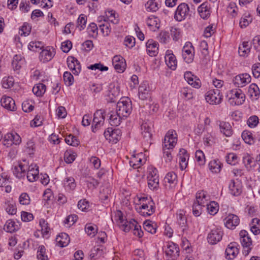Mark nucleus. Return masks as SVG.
Wrapping results in <instances>:
<instances>
[{
    "mask_svg": "<svg viewBox=\"0 0 260 260\" xmlns=\"http://www.w3.org/2000/svg\"><path fill=\"white\" fill-rule=\"evenodd\" d=\"M117 217V221L119 228L125 232H129L131 230H133L134 235L138 237H142L143 235V232L141 229L138 222L134 219L129 220H124L121 211H118L116 214Z\"/></svg>",
    "mask_w": 260,
    "mask_h": 260,
    "instance_id": "1",
    "label": "nucleus"
},
{
    "mask_svg": "<svg viewBox=\"0 0 260 260\" xmlns=\"http://www.w3.org/2000/svg\"><path fill=\"white\" fill-rule=\"evenodd\" d=\"M140 206L139 212L144 216H149L152 215L155 210V203L151 199L147 197H143L140 199Z\"/></svg>",
    "mask_w": 260,
    "mask_h": 260,
    "instance_id": "2",
    "label": "nucleus"
},
{
    "mask_svg": "<svg viewBox=\"0 0 260 260\" xmlns=\"http://www.w3.org/2000/svg\"><path fill=\"white\" fill-rule=\"evenodd\" d=\"M132 105L131 101L127 98H121L117 103L116 111L119 113L121 116L128 117L131 113Z\"/></svg>",
    "mask_w": 260,
    "mask_h": 260,
    "instance_id": "3",
    "label": "nucleus"
},
{
    "mask_svg": "<svg viewBox=\"0 0 260 260\" xmlns=\"http://www.w3.org/2000/svg\"><path fill=\"white\" fill-rule=\"evenodd\" d=\"M106 112L104 109H99L95 111L93 115L92 131L95 133L97 129L103 125L105 121Z\"/></svg>",
    "mask_w": 260,
    "mask_h": 260,
    "instance_id": "4",
    "label": "nucleus"
},
{
    "mask_svg": "<svg viewBox=\"0 0 260 260\" xmlns=\"http://www.w3.org/2000/svg\"><path fill=\"white\" fill-rule=\"evenodd\" d=\"M240 242L244 248L243 253L245 255H248L252 249V241L248 232L245 230H242L239 233Z\"/></svg>",
    "mask_w": 260,
    "mask_h": 260,
    "instance_id": "5",
    "label": "nucleus"
},
{
    "mask_svg": "<svg viewBox=\"0 0 260 260\" xmlns=\"http://www.w3.org/2000/svg\"><path fill=\"white\" fill-rule=\"evenodd\" d=\"M205 99L211 105H218L221 103L223 95L219 89H211L206 93Z\"/></svg>",
    "mask_w": 260,
    "mask_h": 260,
    "instance_id": "6",
    "label": "nucleus"
},
{
    "mask_svg": "<svg viewBox=\"0 0 260 260\" xmlns=\"http://www.w3.org/2000/svg\"><path fill=\"white\" fill-rule=\"evenodd\" d=\"M177 142V135L174 130L169 131L164 138L162 147L173 149Z\"/></svg>",
    "mask_w": 260,
    "mask_h": 260,
    "instance_id": "7",
    "label": "nucleus"
},
{
    "mask_svg": "<svg viewBox=\"0 0 260 260\" xmlns=\"http://www.w3.org/2000/svg\"><path fill=\"white\" fill-rule=\"evenodd\" d=\"M223 233L219 227H214L209 233L207 236L208 242L212 244H216L222 239Z\"/></svg>",
    "mask_w": 260,
    "mask_h": 260,
    "instance_id": "8",
    "label": "nucleus"
},
{
    "mask_svg": "<svg viewBox=\"0 0 260 260\" xmlns=\"http://www.w3.org/2000/svg\"><path fill=\"white\" fill-rule=\"evenodd\" d=\"M182 57L187 63L192 62L194 58V48L190 42H186L182 48Z\"/></svg>",
    "mask_w": 260,
    "mask_h": 260,
    "instance_id": "9",
    "label": "nucleus"
},
{
    "mask_svg": "<svg viewBox=\"0 0 260 260\" xmlns=\"http://www.w3.org/2000/svg\"><path fill=\"white\" fill-rule=\"evenodd\" d=\"M104 135L107 140L116 143L121 137V132L119 128L108 127L104 132Z\"/></svg>",
    "mask_w": 260,
    "mask_h": 260,
    "instance_id": "10",
    "label": "nucleus"
},
{
    "mask_svg": "<svg viewBox=\"0 0 260 260\" xmlns=\"http://www.w3.org/2000/svg\"><path fill=\"white\" fill-rule=\"evenodd\" d=\"M189 11L188 5L185 3L180 4L175 13L174 19L178 21H181L186 18Z\"/></svg>",
    "mask_w": 260,
    "mask_h": 260,
    "instance_id": "11",
    "label": "nucleus"
},
{
    "mask_svg": "<svg viewBox=\"0 0 260 260\" xmlns=\"http://www.w3.org/2000/svg\"><path fill=\"white\" fill-rule=\"evenodd\" d=\"M27 168V162L23 160L22 162H19L14 165L12 167L13 174L17 178H21L25 175Z\"/></svg>",
    "mask_w": 260,
    "mask_h": 260,
    "instance_id": "12",
    "label": "nucleus"
},
{
    "mask_svg": "<svg viewBox=\"0 0 260 260\" xmlns=\"http://www.w3.org/2000/svg\"><path fill=\"white\" fill-rule=\"evenodd\" d=\"M251 76L247 73L240 74L236 76L233 82L235 85L238 87H243L251 82Z\"/></svg>",
    "mask_w": 260,
    "mask_h": 260,
    "instance_id": "13",
    "label": "nucleus"
},
{
    "mask_svg": "<svg viewBox=\"0 0 260 260\" xmlns=\"http://www.w3.org/2000/svg\"><path fill=\"white\" fill-rule=\"evenodd\" d=\"M27 179L30 182L36 181L39 178V168L36 164H31L30 165L27 162Z\"/></svg>",
    "mask_w": 260,
    "mask_h": 260,
    "instance_id": "14",
    "label": "nucleus"
},
{
    "mask_svg": "<svg viewBox=\"0 0 260 260\" xmlns=\"http://www.w3.org/2000/svg\"><path fill=\"white\" fill-rule=\"evenodd\" d=\"M167 247L166 254L171 258L172 260H175L179 256L180 250L178 245L172 242H170L167 243Z\"/></svg>",
    "mask_w": 260,
    "mask_h": 260,
    "instance_id": "15",
    "label": "nucleus"
},
{
    "mask_svg": "<svg viewBox=\"0 0 260 260\" xmlns=\"http://www.w3.org/2000/svg\"><path fill=\"white\" fill-rule=\"evenodd\" d=\"M112 64L114 69L119 73H122L126 68L125 59L120 55H115L112 59Z\"/></svg>",
    "mask_w": 260,
    "mask_h": 260,
    "instance_id": "16",
    "label": "nucleus"
},
{
    "mask_svg": "<svg viewBox=\"0 0 260 260\" xmlns=\"http://www.w3.org/2000/svg\"><path fill=\"white\" fill-rule=\"evenodd\" d=\"M228 96H230V99H236L235 103L237 105H241L245 101V94L240 89L231 90Z\"/></svg>",
    "mask_w": 260,
    "mask_h": 260,
    "instance_id": "17",
    "label": "nucleus"
},
{
    "mask_svg": "<svg viewBox=\"0 0 260 260\" xmlns=\"http://www.w3.org/2000/svg\"><path fill=\"white\" fill-rule=\"evenodd\" d=\"M4 141V145L8 147L13 144L19 145L21 142V139L20 136L16 133H8L5 136Z\"/></svg>",
    "mask_w": 260,
    "mask_h": 260,
    "instance_id": "18",
    "label": "nucleus"
},
{
    "mask_svg": "<svg viewBox=\"0 0 260 260\" xmlns=\"http://www.w3.org/2000/svg\"><path fill=\"white\" fill-rule=\"evenodd\" d=\"M184 78L189 84L196 88L201 87V82L200 80L196 76L193 75L191 72L187 71L184 73Z\"/></svg>",
    "mask_w": 260,
    "mask_h": 260,
    "instance_id": "19",
    "label": "nucleus"
},
{
    "mask_svg": "<svg viewBox=\"0 0 260 260\" xmlns=\"http://www.w3.org/2000/svg\"><path fill=\"white\" fill-rule=\"evenodd\" d=\"M230 193L233 196L240 195L242 191V183L238 180H232L229 185Z\"/></svg>",
    "mask_w": 260,
    "mask_h": 260,
    "instance_id": "20",
    "label": "nucleus"
},
{
    "mask_svg": "<svg viewBox=\"0 0 260 260\" xmlns=\"http://www.w3.org/2000/svg\"><path fill=\"white\" fill-rule=\"evenodd\" d=\"M142 136L146 142L151 140L152 137V125L151 123L145 122L141 125Z\"/></svg>",
    "mask_w": 260,
    "mask_h": 260,
    "instance_id": "21",
    "label": "nucleus"
},
{
    "mask_svg": "<svg viewBox=\"0 0 260 260\" xmlns=\"http://www.w3.org/2000/svg\"><path fill=\"white\" fill-rule=\"evenodd\" d=\"M225 257L227 259H234L239 253V249L237 247L236 243H231L226 248Z\"/></svg>",
    "mask_w": 260,
    "mask_h": 260,
    "instance_id": "22",
    "label": "nucleus"
},
{
    "mask_svg": "<svg viewBox=\"0 0 260 260\" xmlns=\"http://www.w3.org/2000/svg\"><path fill=\"white\" fill-rule=\"evenodd\" d=\"M167 66L171 70H175L177 67V61L175 56L171 50H167L165 56Z\"/></svg>",
    "mask_w": 260,
    "mask_h": 260,
    "instance_id": "23",
    "label": "nucleus"
},
{
    "mask_svg": "<svg viewBox=\"0 0 260 260\" xmlns=\"http://www.w3.org/2000/svg\"><path fill=\"white\" fill-rule=\"evenodd\" d=\"M1 103L3 107L10 111H14L16 110L15 101L10 96L4 95L1 100Z\"/></svg>",
    "mask_w": 260,
    "mask_h": 260,
    "instance_id": "24",
    "label": "nucleus"
},
{
    "mask_svg": "<svg viewBox=\"0 0 260 260\" xmlns=\"http://www.w3.org/2000/svg\"><path fill=\"white\" fill-rule=\"evenodd\" d=\"M198 11L202 18L207 19L211 14L210 5L208 2H204L198 7Z\"/></svg>",
    "mask_w": 260,
    "mask_h": 260,
    "instance_id": "25",
    "label": "nucleus"
},
{
    "mask_svg": "<svg viewBox=\"0 0 260 260\" xmlns=\"http://www.w3.org/2000/svg\"><path fill=\"white\" fill-rule=\"evenodd\" d=\"M224 220L225 226L230 229L235 228L239 223V217L235 214H229Z\"/></svg>",
    "mask_w": 260,
    "mask_h": 260,
    "instance_id": "26",
    "label": "nucleus"
},
{
    "mask_svg": "<svg viewBox=\"0 0 260 260\" xmlns=\"http://www.w3.org/2000/svg\"><path fill=\"white\" fill-rule=\"evenodd\" d=\"M209 199V196L207 195L205 191L202 190L197 193L196 201L194 202L202 207H205L208 205Z\"/></svg>",
    "mask_w": 260,
    "mask_h": 260,
    "instance_id": "27",
    "label": "nucleus"
},
{
    "mask_svg": "<svg viewBox=\"0 0 260 260\" xmlns=\"http://www.w3.org/2000/svg\"><path fill=\"white\" fill-rule=\"evenodd\" d=\"M176 216L178 224L182 229V232L184 233L187 230V219L185 216V212L183 210L178 211Z\"/></svg>",
    "mask_w": 260,
    "mask_h": 260,
    "instance_id": "28",
    "label": "nucleus"
},
{
    "mask_svg": "<svg viewBox=\"0 0 260 260\" xmlns=\"http://www.w3.org/2000/svg\"><path fill=\"white\" fill-rule=\"evenodd\" d=\"M149 87L147 81L142 82L139 88V96L142 100L147 99L149 96Z\"/></svg>",
    "mask_w": 260,
    "mask_h": 260,
    "instance_id": "29",
    "label": "nucleus"
},
{
    "mask_svg": "<svg viewBox=\"0 0 260 260\" xmlns=\"http://www.w3.org/2000/svg\"><path fill=\"white\" fill-rule=\"evenodd\" d=\"M157 43L152 40H149L146 44L147 52L149 55L154 56L158 53V47Z\"/></svg>",
    "mask_w": 260,
    "mask_h": 260,
    "instance_id": "30",
    "label": "nucleus"
},
{
    "mask_svg": "<svg viewBox=\"0 0 260 260\" xmlns=\"http://www.w3.org/2000/svg\"><path fill=\"white\" fill-rule=\"evenodd\" d=\"M179 156L180 167L182 170H183L187 167L189 156L187 151L184 149H180Z\"/></svg>",
    "mask_w": 260,
    "mask_h": 260,
    "instance_id": "31",
    "label": "nucleus"
},
{
    "mask_svg": "<svg viewBox=\"0 0 260 260\" xmlns=\"http://www.w3.org/2000/svg\"><path fill=\"white\" fill-rule=\"evenodd\" d=\"M177 182V175L173 172L168 173L164 178L165 185L167 186L168 184L170 188L174 187Z\"/></svg>",
    "mask_w": 260,
    "mask_h": 260,
    "instance_id": "32",
    "label": "nucleus"
},
{
    "mask_svg": "<svg viewBox=\"0 0 260 260\" xmlns=\"http://www.w3.org/2000/svg\"><path fill=\"white\" fill-rule=\"evenodd\" d=\"M109 115H110L109 123L113 126H117L119 125L124 118L123 116H121L116 111L110 112Z\"/></svg>",
    "mask_w": 260,
    "mask_h": 260,
    "instance_id": "33",
    "label": "nucleus"
},
{
    "mask_svg": "<svg viewBox=\"0 0 260 260\" xmlns=\"http://www.w3.org/2000/svg\"><path fill=\"white\" fill-rule=\"evenodd\" d=\"M55 52L54 49L52 48V50L50 49H48L47 48L43 49L40 53V60L43 62H47L50 61L53 57L54 56Z\"/></svg>",
    "mask_w": 260,
    "mask_h": 260,
    "instance_id": "34",
    "label": "nucleus"
},
{
    "mask_svg": "<svg viewBox=\"0 0 260 260\" xmlns=\"http://www.w3.org/2000/svg\"><path fill=\"white\" fill-rule=\"evenodd\" d=\"M220 132L226 137H230L233 134L232 126L229 122L220 121L219 122Z\"/></svg>",
    "mask_w": 260,
    "mask_h": 260,
    "instance_id": "35",
    "label": "nucleus"
},
{
    "mask_svg": "<svg viewBox=\"0 0 260 260\" xmlns=\"http://www.w3.org/2000/svg\"><path fill=\"white\" fill-rule=\"evenodd\" d=\"M67 63L68 67L72 70L73 74L78 75L81 71V66L78 60L72 58L71 60L68 59Z\"/></svg>",
    "mask_w": 260,
    "mask_h": 260,
    "instance_id": "36",
    "label": "nucleus"
},
{
    "mask_svg": "<svg viewBox=\"0 0 260 260\" xmlns=\"http://www.w3.org/2000/svg\"><path fill=\"white\" fill-rule=\"evenodd\" d=\"M248 92L252 100H256L259 97V88L255 83L250 85Z\"/></svg>",
    "mask_w": 260,
    "mask_h": 260,
    "instance_id": "37",
    "label": "nucleus"
},
{
    "mask_svg": "<svg viewBox=\"0 0 260 260\" xmlns=\"http://www.w3.org/2000/svg\"><path fill=\"white\" fill-rule=\"evenodd\" d=\"M70 238L66 233H61L56 238V241L58 246L63 247L67 246L70 243Z\"/></svg>",
    "mask_w": 260,
    "mask_h": 260,
    "instance_id": "38",
    "label": "nucleus"
},
{
    "mask_svg": "<svg viewBox=\"0 0 260 260\" xmlns=\"http://www.w3.org/2000/svg\"><path fill=\"white\" fill-rule=\"evenodd\" d=\"M63 185L67 190H73L76 187V183L73 177H67L63 180Z\"/></svg>",
    "mask_w": 260,
    "mask_h": 260,
    "instance_id": "39",
    "label": "nucleus"
},
{
    "mask_svg": "<svg viewBox=\"0 0 260 260\" xmlns=\"http://www.w3.org/2000/svg\"><path fill=\"white\" fill-rule=\"evenodd\" d=\"M32 90L37 96H41L46 91V86L43 83H39L33 87Z\"/></svg>",
    "mask_w": 260,
    "mask_h": 260,
    "instance_id": "40",
    "label": "nucleus"
},
{
    "mask_svg": "<svg viewBox=\"0 0 260 260\" xmlns=\"http://www.w3.org/2000/svg\"><path fill=\"white\" fill-rule=\"evenodd\" d=\"M145 230L151 234H155L156 232V224L151 221H146L144 222Z\"/></svg>",
    "mask_w": 260,
    "mask_h": 260,
    "instance_id": "41",
    "label": "nucleus"
},
{
    "mask_svg": "<svg viewBox=\"0 0 260 260\" xmlns=\"http://www.w3.org/2000/svg\"><path fill=\"white\" fill-rule=\"evenodd\" d=\"M207 209L208 213L212 215L216 214L219 209V206L217 202L215 201L210 202L207 205Z\"/></svg>",
    "mask_w": 260,
    "mask_h": 260,
    "instance_id": "42",
    "label": "nucleus"
},
{
    "mask_svg": "<svg viewBox=\"0 0 260 260\" xmlns=\"http://www.w3.org/2000/svg\"><path fill=\"white\" fill-rule=\"evenodd\" d=\"M148 185L149 188L152 190L157 189L159 186L158 177L152 178V176H147Z\"/></svg>",
    "mask_w": 260,
    "mask_h": 260,
    "instance_id": "43",
    "label": "nucleus"
},
{
    "mask_svg": "<svg viewBox=\"0 0 260 260\" xmlns=\"http://www.w3.org/2000/svg\"><path fill=\"white\" fill-rule=\"evenodd\" d=\"M250 51V47L248 42H244L241 46L239 47V53L240 56H246Z\"/></svg>",
    "mask_w": 260,
    "mask_h": 260,
    "instance_id": "44",
    "label": "nucleus"
},
{
    "mask_svg": "<svg viewBox=\"0 0 260 260\" xmlns=\"http://www.w3.org/2000/svg\"><path fill=\"white\" fill-rule=\"evenodd\" d=\"M18 226L15 222L12 220H8L4 225V229L7 232L12 233L17 230Z\"/></svg>",
    "mask_w": 260,
    "mask_h": 260,
    "instance_id": "45",
    "label": "nucleus"
},
{
    "mask_svg": "<svg viewBox=\"0 0 260 260\" xmlns=\"http://www.w3.org/2000/svg\"><path fill=\"white\" fill-rule=\"evenodd\" d=\"M251 231L257 235L260 233V220L257 218H254L252 220Z\"/></svg>",
    "mask_w": 260,
    "mask_h": 260,
    "instance_id": "46",
    "label": "nucleus"
},
{
    "mask_svg": "<svg viewBox=\"0 0 260 260\" xmlns=\"http://www.w3.org/2000/svg\"><path fill=\"white\" fill-rule=\"evenodd\" d=\"M85 231L88 235L93 237L98 232V228L92 223H87L85 226Z\"/></svg>",
    "mask_w": 260,
    "mask_h": 260,
    "instance_id": "47",
    "label": "nucleus"
},
{
    "mask_svg": "<svg viewBox=\"0 0 260 260\" xmlns=\"http://www.w3.org/2000/svg\"><path fill=\"white\" fill-rule=\"evenodd\" d=\"M23 63V60L20 56L15 55L12 61V66L14 70H19Z\"/></svg>",
    "mask_w": 260,
    "mask_h": 260,
    "instance_id": "48",
    "label": "nucleus"
},
{
    "mask_svg": "<svg viewBox=\"0 0 260 260\" xmlns=\"http://www.w3.org/2000/svg\"><path fill=\"white\" fill-rule=\"evenodd\" d=\"M242 138L244 142L249 145L254 144V140L252 137V134L251 132L247 131H244L242 134Z\"/></svg>",
    "mask_w": 260,
    "mask_h": 260,
    "instance_id": "49",
    "label": "nucleus"
},
{
    "mask_svg": "<svg viewBox=\"0 0 260 260\" xmlns=\"http://www.w3.org/2000/svg\"><path fill=\"white\" fill-rule=\"evenodd\" d=\"M158 21L159 20L157 17L151 16L147 19L146 23L148 26L152 27L153 28H158L159 27Z\"/></svg>",
    "mask_w": 260,
    "mask_h": 260,
    "instance_id": "50",
    "label": "nucleus"
},
{
    "mask_svg": "<svg viewBox=\"0 0 260 260\" xmlns=\"http://www.w3.org/2000/svg\"><path fill=\"white\" fill-rule=\"evenodd\" d=\"M210 170L214 173H219L220 171L221 164L216 160H211L209 164Z\"/></svg>",
    "mask_w": 260,
    "mask_h": 260,
    "instance_id": "51",
    "label": "nucleus"
},
{
    "mask_svg": "<svg viewBox=\"0 0 260 260\" xmlns=\"http://www.w3.org/2000/svg\"><path fill=\"white\" fill-rule=\"evenodd\" d=\"M145 8L147 11L156 12L158 9V4L155 0H149L145 4Z\"/></svg>",
    "mask_w": 260,
    "mask_h": 260,
    "instance_id": "52",
    "label": "nucleus"
},
{
    "mask_svg": "<svg viewBox=\"0 0 260 260\" xmlns=\"http://www.w3.org/2000/svg\"><path fill=\"white\" fill-rule=\"evenodd\" d=\"M14 80L13 77H4L2 81V84L3 88L8 89L13 86Z\"/></svg>",
    "mask_w": 260,
    "mask_h": 260,
    "instance_id": "53",
    "label": "nucleus"
},
{
    "mask_svg": "<svg viewBox=\"0 0 260 260\" xmlns=\"http://www.w3.org/2000/svg\"><path fill=\"white\" fill-rule=\"evenodd\" d=\"M37 258L38 260H48L47 255L46 254V249L43 245L39 247L37 251Z\"/></svg>",
    "mask_w": 260,
    "mask_h": 260,
    "instance_id": "54",
    "label": "nucleus"
},
{
    "mask_svg": "<svg viewBox=\"0 0 260 260\" xmlns=\"http://www.w3.org/2000/svg\"><path fill=\"white\" fill-rule=\"evenodd\" d=\"M195 158L199 165L203 166L205 163V156L203 152L198 150L196 152Z\"/></svg>",
    "mask_w": 260,
    "mask_h": 260,
    "instance_id": "55",
    "label": "nucleus"
},
{
    "mask_svg": "<svg viewBox=\"0 0 260 260\" xmlns=\"http://www.w3.org/2000/svg\"><path fill=\"white\" fill-rule=\"evenodd\" d=\"M86 21L87 19L86 16L84 14H81L78 18L77 25V27L79 28L80 31L85 27Z\"/></svg>",
    "mask_w": 260,
    "mask_h": 260,
    "instance_id": "56",
    "label": "nucleus"
},
{
    "mask_svg": "<svg viewBox=\"0 0 260 260\" xmlns=\"http://www.w3.org/2000/svg\"><path fill=\"white\" fill-rule=\"evenodd\" d=\"M64 83L67 86H70L74 83L73 76L68 72H65L63 75Z\"/></svg>",
    "mask_w": 260,
    "mask_h": 260,
    "instance_id": "57",
    "label": "nucleus"
},
{
    "mask_svg": "<svg viewBox=\"0 0 260 260\" xmlns=\"http://www.w3.org/2000/svg\"><path fill=\"white\" fill-rule=\"evenodd\" d=\"M173 149H169L167 148L162 147L163 158L166 162H170L172 159V151Z\"/></svg>",
    "mask_w": 260,
    "mask_h": 260,
    "instance_id": "58",
    "label": "nucleus"
},
{
    "mask_svg": "<svg viewBox=\"0 0 260 260\" xmlns=\"http://www.w3.org/2000/svg\"><path fill=\"white\" fill-rule=\"evenodd\" d=\"M31 30V27L28 23H25L23 25L19 28V34L21 36H28Z\"/></svg>",
    "mask_w": 260,
    "mask_h": 260,
    "instance_id": "59",
    "label": "nucleus"
},
{
    "mask_svg": "<svg viewBox=\"0 0 260 260\" xmlns=\"http://www.w3.org/2000/svg\"><path fill=\"white\" fill-rule=\"evenodd\" d=\"M40 225L41 227V231L44 236L47 235L50 229L48 226V223L44 219L40 220Z\"/></svg>",
    "mask_w": 260,
    "mask_h": 260,
    "instance_id": "60",
    "label": "nucleus"
},
{
    "mask_svg": "<svg viewBox=\"0 0 260 260\" xmlns=\"http://www.w3.org/2000/svg\"><path fill=\"white\" fill-rule=\"evenodd\" d=\"M171 35L173 38V40L177 41L181 37V31L180 29L176 27H172L171 29Z\"/></svg>",
    "mask_w": 260,
    "mask_h": 260,
    "instance_id": "61",
    "label": "nucleus"
},
{
    "mask_svg": "<svg viewBox=\"0 0 260 260\" xmlns=\"http://www.w3.org/2000/svg\"><path fill=\"white\" fill-rule=\"evenodd\" d=\"M64 140L66 143L73 146H77L79 143V141L76 139V138L71 135H70L68 137L65 138Z\"/></svg>",
    "mask_w": 260,
    "mask_h": 260,
    "instance_id": "62",
    "label": "nucleus"
},
{
    "mask_svg": "<svg viewBox=\"0 0 260 260\" xmlns=\"http://www.w3.org/2000/svg\"><path fill=\"white\" fill-rule=\"evenodd\" d=\"M19 203L23 205H27L30 203V198L26 193H22L19 197Z\"/></svg>",
    "mask_w": 260,
    "mask_h": 260,
    "instance_id": "63",
    "label": "nucleus"
},
{
    "mask_svg": "<svg viewBox=\"0 0 260 260\" xmlns=\"http://www.w3.org/2000/svg\"><path fill=\"white\" fill-rule=\"evenodd\" d=\"M237 7L235 3H230L227 7V11L233 17H235L237 14Z\"/></svg>",
    "mask_w": 260,
    "mask_h": 260,
    "instance_id": "64",
    "label": "nucleus"
}]
</instances>
